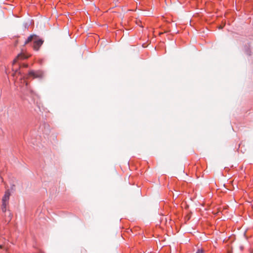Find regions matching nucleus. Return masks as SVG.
<instances>
[{"label":"nucleus","mask_w":253,"mask_h":253,"mask_svg":"<svg viewBox=\"0 0 253 253\" xmlns=\"http://www.w3.org/2000/svg\"><path fill=\"white\" fill-rule=\"evenodd\" d=\"M33 77V79L39 78L42 79L44 77V73L41 70L34 71L33 70L29 72L27 79L30 77Z\"/></svg>","instance_id":"obj_1"},{"label":"nucleus","mask_w":253,"mask_h":253,"mask_svg":"<svg viewBox=\"0 0 253 253\" xmlns=\"http://www.w3.org/2000/svg\"><path fill=\"white\" fill-rule=\"evenodd\" d=\"M43 41L42 40H39L34 42L33 48L36 50H38L40 46L43 43Z\"/></svg>","instance_id":"obj_2"},{"label":"nucleus","mask_w":253,"mask_h":253,"mask_svg":"<svg viewBox=\"0 0 253 253\" xmlns=\"http://www.w3.org/2000/svg\"><path fill=\"white\" fill-rule=\"evenodd\" d=\"M10 197V193L8 191L5 192L4 195L2 199V203H5L8 204V201Z\"/></svg>","instance_id":"obj_3"},{"label":"nucleus","mask_w":253,"mask_h":253,"mask_svg":"<svg viewBox=\"0 0 253 253\" xmlns=\"http://www.w3.org/2000/svg\"><path fill=\"white\" fill-rule=\"evenodd\" d=\"M26 58H27V57L25 56L22 53L19 54L17 56V57L14 59V60L13 61V64L16 63L19 59H26Z\"/></svg>","instance_id":"obj_4"},{"label":"nucleus","mask_w":253,"mask_h":253,"mask_svg":"<svg viewBox=\"0 0 253 253\" xmlns=\"http://www.w3.org/2000/svg\"><path fill=\"white\" fill-rule=\"evenodd\" d=\"M34 37H36L35 35H31L30 36H29L27 40L25 41V44H26L29 42H31Z\"/></svg>","instance_id":"obj_5"},{"label":"nucleus","mask_w":253,"mask_h":253,"mask_svg":"<svg viewBox=\"0 0 253 253\" xmlns=\"http://www.w3.org/2000/svg\"><path fill=\"white\" fill-rule=\"evenodd\" d=\"M7 205H8V204H7V203H2L1 210H2V212H5V211H6V206Z\"/></svg>","instance_id":"obj_6"},{"label":"nucleus","mask_w":253,"mask_h":253,"mask_svg":"<svg viewBox=\"0 0 253 253\" xmlns=\"http://www.w3.org/2000/svg\"><path fill=\"white\" fill-rule=\"evenodd\" d=\"M196 253H204V251L202 249H201V250L199 249L197 251Z\"/></svg>","instance_id":"obj_7"},{"label":"nucleus","mask_w":253,"mask_h":253,"mask_svg":"<svg viewBox=\"0 0 253 253\" xmlns=\"http://www.w3.org/2000/svg\"><path fill=\"white\" fill-rule=\"evenodd\" d=\"M22 66L24 67V68H27L28 66V65L27 64H23Z\"/></svg>","instance_id":"obj_8"},{"label":"nucleus","mask_w":253,"mask_h":253,"mask_svg":"<svg viewBox=\"0 0 253 253\" xmlns=\"http://www.w3.org/2000/svg\"><path fill=\"white\" fill-rule=\"evenodd\" d=\"M0 249L2 248V245H0Z\"/></svg>","instance_id":"obj_9"}]
</instances>
